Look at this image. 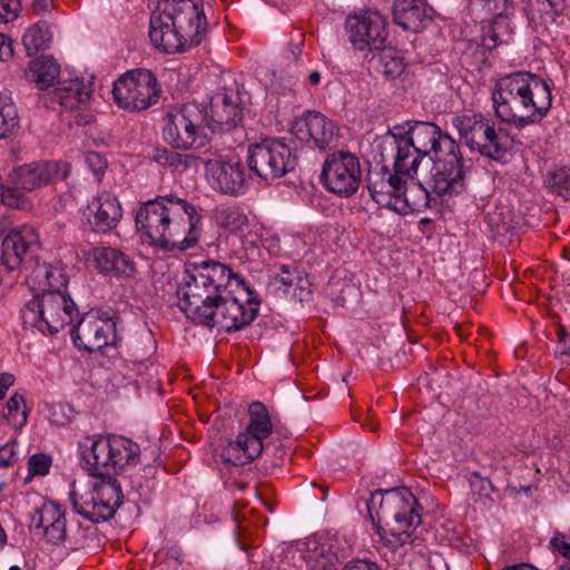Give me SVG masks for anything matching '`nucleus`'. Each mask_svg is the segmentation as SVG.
I'll list each match as a JSON object with an SVG mask.
<instances>
[{
	"label": "nucleus",
	"instance_id": "4c0bfd02",
	"mask_svg": "<svg viewBox=\"0 0 570 570\" xmlns=\"http://www.w3.org/2000/svg\"><path fill=\"white\" fill-rule=\"evenodd\" d=\"M18 125V114L9 96L0 94V138L7 137Z\"/></svg>",
	"mask_w": 570,
	"mask_h": 570
},
{
	"label": "nucleus",
	"instance_id": "39448f33",
	"mask_svg": "<svg viewBox=\"0 0 570 570\" xmlns=\"http://www.w3.org/2000/svg\"><path fill=\"white\" fill-rule=\"evenodd\" d=\"M415 497L405 488L377 490L367 502L377 533L392 548L409 544L412 529L421 523Z\"/></svg>",
	"mask_w": 570,
	"mask_h": 570
},
{
	"label": "nucleus",
	"instance_id": "3c124183",
	"mask_svg": "<svg viewBox=\"0 0 570 570\" xmlns=\"http://www.w3.org/2000/svg\"><path fill=\"white\" fill-rule=\"evenodd\" d=\"M552 548L561 553L564 558L570 559V543L564 541V537L562 534H557L551 539Z\"/></svg>",
	"mask_w": 570,
	"mask_h": 570
},
{
	"label": "nucleus",
	"instance_id": "4468645a",
	"mask_svg": "<svg viewBox=\"0 0 570 570\" xmlns=\"http://www.w3.org/2000/svg\"><path fill=\"white\" fill-rule=\"evenodd\" d=\"M248 166L258 177H283L296 166V156L281 139L269 138L248 148Z\"/></svg>",
	"mask_w": 570,
	"mask_h": 570
},
{
	"label": "nucleus",
	"instance_id": "c85d7f7f",
	"mask_svg": "<svg viewBox=\"0 0 570 570\" xmlns=\"http://www.w3.org/2000/svg\"><path fill=\"white\" fill-rule=\"evenodd\" d=\"M262 451L263 443L239 433L234 442H228L220 455L226 463L245 465L256 459Z\"/></svg>",
	"mask_w": 570,
	"mask_h": 570
},
{
	"label": "nucleus",
	"instance_id": "a878e982",
	"mask_svg": "<svg viewBox=\"0 0 570 570\" xmlns=\"http://www.w3.org/2000/svg\"><path fill=\"white\" fill-rule=\"evenodd\" d=\"M38 242L36 229L21 226L10 230L2 242V263L10 271L20 266L24 255Z\"/></svg>",
	"mask_w": 570,
	"mask_h": 570
},
{
	"label": "nucleus",
	"instance_id": "5701e85b",
	"mask_svg": "<svg viewBox=\"0 0 570 570\" xmlns=\"http://www.w3.org/2000/svg\"><path fill=\"white\" fill-rule=\"evenodd\" d=\"M294 132L299 140L313 142L321 149L336 139V127L333 121L316 111H308L296 120Z\"/></svg>",
	"mask_w": 570,
	"mask_h": 570
},
{
	"label": "nucleus",
	"instance_id": "58836bf2",
	"mask_svg": "<svg viewBox=\"0 0 570 570\" xmlns=\"http://www.w3.org/2000/svg\"><path fill=\"white\" fill-rule=\"evenodd\" d=\"M50 279V265L46 264H37L27 278L28 285L32 291L41 293H47L48 284Z\"/></svg>",
	"mask_w": 570,
	"mask_h": 570
},
{
	"label": "nucleus",
	"instance_id": "49530a36",
	"mask_svg": "<svg viewBox=\"0 0 570 570\" xmlns=\"http://www.w3.org/2000/svg\"><path fill=\"white\" fill-rule=\"evenodd\" d=\"M16 442H8L0 448V469H6L17 461Z\"/></svg>",
	"mask_w": 570,
	"mask_h": 570
},
{
	"label": "nucleus",
	"instance_id": "e433bc0d",
	"mask_svg": "<svg viewBox=\"0 0 570 570\" xmlns=\"http://www.w3.org/2000/svg\"><path fill=\"white\" fill-rule=\"evenodd\" d=\"M7 412L3 414L4 419L14 428L20 429L27 423V406L24 397L14 393L6 404Z\"/></svg>",
	"mask_w": 570,
	"mask_h": 570
},
{
	"label": "nucleus",
	"instance_id": "ea45409f",
	"mask_svg": "<svg viewBox=\"0 0 570 570\" xmlns=\"http://www.w3.org/2000/svg\"><path fill=\"white\" fill-rule=\"evenodd\" d=\"M1 203L8 207L17 209L27 210L31 208L30 200L17 185L16 187H6L2 189Z\"/></svg>",
	"mask_w": 570,
	"mask_h": 570
},
{
	"label": "nucleus",
	"instance_id": "4be33fe9",
	"mask_svg": "<svg viewBox=\"0 0 570 570\" xmlns=\"http://www.w3.org/2000/svg\"><path fill=\"white\" fill-rule=\"evenodd\" d=\"M70 171V165L63 161H39L18 167L12 180L23 191L41 188L55 179H63Z\"/></svg>",
	"mask_w": 570,
	"mask_h": 570
},
{
	"label": "nucleus",
	"instance_id": "37998d69",
	"mask_svg": "<svg viewBox=\"0 0 570 570\" xmlns=\"http://www.w3.org/2000/svg\"><path fill=\"white\" fill-rule=\"evenodd\" d=\"M301 273L296 269H291L288 266H282V273L274 279V284L277 286H284V293H288L289 288L293 287L294 283L299 278Z\"/></svg>",
	"mask_w": 570,
	"mask_h": 570
},
{
	"label": "nucleus",
	"instance_id": "473e14b6",
	"mask_svg": "<svg viewBox=\"0 0 570 570\" xmlns=\"http://www.w3.org/2000/svg\"><path fill=\"white\" fill-rule=\"evenodd\" d=\"M249 423L246 431L242 432L248 439H254L258 443L268 438L272 433V421L266 406L261 402H253L248 410Z\"/></svg>",
	"mask_w": 570,
	"mask_h": 570
},
{
	"label": "nucleus",
	"instance_id": "ddd939ff",
	"mask_svg": "<svg viewBox=\"0 0 570 570\" xmlns=\"http://www.w3.org/2000/svg\"><path fill=\"white\" fill-rule=\"evenodd\" d=\"M465 144L481 155L502 160L508 154L507 137L497 132L494 125L481 115H464L453 120Z\"/></svg>",
	"mask_w": 570,
	"mask_h": 570
},
{
	"label": "nucleus",
	"instance_id": "cd10ccee",
	"mask_svg": "<svg viewBox=\"0 0 570 570\" xmlns=\"http://www.w3.org/2000/svg\"><path fill=\"white\" fill-rule=\"evenodd\" d=\"M92 254L97 268L104 274L114 273L131 277L136 272L134 262L116 248L99 247L95 248Z\"/></svg>",
	"mask_w": 570,
	"mask_h": 570
},
{
	"label": "nucleus",
	"instance_id": "9b49d317",
	"mask_svg": "<svg viewBox=\"0 0 570 570\" xmlns=\"http://www.w3.org/2000/svg\"><path fill=\"white\" fill-rule=\"evenodd\" d=\"M167 166L174 170L183 171L187 167L193 166L190 160H199L206 168V176L212 185L224 194L238 195L246 189V178L244 167L238 160H224L220 157L205 151L203 156L183 155L178 153L165 151Z\"/></svg>",
	"mask_w": 570,
	"mask_h": 570
},
{
	"label": "nucleus",
	"instance_id": "2f4dec72",
	"mask_svg": "<svg viewBox=\"0 0 570 570\" xmlns=\"http://www.w3.org/2000/svg\"><path fill=\"white\" fill-rule=\"evenodd\" d=\"M239 120L240 110L232 98L227 94L217 95L212 104V115H209L210 134L215 129L214 124L230 128L236 126Z\"/></svg>",
	"mask_w": 570,
	"mask_h": 570
},
{
	"label": "nucleus",
	"instance_id": "f03ea898",
	"mask_svg": "<svg viewBox=\"0 0 570 570\" xmlns=\"http://www.w3.org/2000/svg\"><path fill=\"white\" fill-rule=\"evenodd\" d=\"M136 226L153 244L173 250L194 247L202 235L199 208L175 194L146 202L136 214Z\"/></svg>",
	"mask_w": 570,
	"mask_h": 570
},
{
	"label": "nucleus",
	"instance_id": "69168bd1",
	"mask_svg": "<svg viewBox=\"0 0 570 570\" xmlns=\"http://www.w3.org/2000/svg\"><path fill=\"white\" fill-rule=\"evenodd\" d=\"M9 570H21L18 566H12L9 568Z\"/></svg>",
	"mask_w": 570,
	"mask_h": 570
},
{
	"label": "nucleus",
	"instance_id": "72a5a7b5",
	"mask_svg": "<svg viewBox=\"0 0 570 570\" xmlns=\"http://www.w3.org/2000/svg\"><path fill=\"white\" fill-rule=\"evenodd\" d=\"M50 41L51 35L46 22L35 23L27 29L22 37V43L28 56L46 50Z\"/></svg>",
	"mask_w": 570,
	"mask_h": 570
},
{
	"label": "nucleus",
	"instance_id": "79ce46f5",
	"mask_svg": "<svg viewBox=\"0 0 570 570\" xmlns=\"http://www.w3.org/2000/svg\"><path fill=\"white\" fill-rule=\"evenodd\" d=\"M51 464L52 459L50 455L45 453H36L31 455L28 460L29 474L31 476L46 475L49 473Z\"/></svg>",
	"mask_w": 570,
	"mask_h": 570
},
{
	"label": "nucleus",
	"instance_id": "bb28decb",
	"mask_svg": "<svg viewBox=\"0 0 570 570\" xmlns=\"http://www.w3.org/2000/svg\"><path fill=\"white\" fill-rule=\"evenodd\" d=\"M431 16L432 8L425 0H394V21L404 30L419 31Z\"/></svg>",
	"mask_w": 570,
	"mask_h": 570
},
{
	"label": "nucleus",
	"instance_id": "7c9ffc66",
	"mask_svg": "<svg viewBox=\"0 0 570 570\" xmlns=\"http://www.w3.org/2000/svg\"><path fill=\"white\" fill-rule=\"evenodd\" d=\"M60 73L59 65L50 57H39L28 63L24 70L26 79L40 90L51 87Z\"/></svg>",
	"mask_w": 570,
	"mask_h": 570
},
{
	"label": "nucleus",
	"instance_id": "f3484780",
	"mask_svg": "<svg viewBox=\"0 0 570 570\" xmlns=\"http://www.w3.org/2000/svg\"><path fill=\"white\" fill-rule=\"evenodd\" d=\"M174 13L175 0H160L150 17V41L157 49L166 53L185 51Z\"/></svg>",
	"mask_w": 570,
	"mask_h": 570
},
{
	"label": "nucleus",
	"instance_id": "f704fd0d",
	"mask_svg": "<svg viewBox=\"0 0 570 570\" xmlns=\"http://www.w3.org/2000/svg\"><path fill=\"white\" fill-rule=\"evenodd\" d=\"M215 220L220 227L235 234L244 232L243 229L248 223L247 216L238 208L225 206L215 210Z\"/></svg>",
	"mask_w": 570,
	"mask_h": 570
},
{
	"label": "nucleus",
	"instance_id": "f257e3e1",
	"mask_svg": "<svg viewBox=\"0 0 570 570\" xmlns=\"http://www.w3.org/2000/svg\"><path fill=\"white\" fill-rule=\"evenodd\" d=\"M179 307L196 324L226 332L250 324L259 302L244 281L219 262H204L186 271L177 291Z\"/></svg>",
	"mask_w": 570,
	"mask_h": 570
},
{
	"label": "nucleus",
	"instance_id": "c756f323",
	"mask_svg": "<svg viewBox=\"0 0 570 570\" xmlns=\"http://www.w3.org/2000/svg\"><path fill=\"white\" fill-rule=\"evenodd\" d=\"M53 98L66 109H78L91 98V86L83 80L72 79L56 88Z\"/></svg>",
	"mask_w": 570,
	"mask_h": 570
},
{
	"label": "nucleus",
	"instance_id": "393cba45",
	"mask_svg": "<svg viewBox=\"0 0 570 570\" xmlns=\"http://www.w3.org/2000/svg\"><path fill=\"white\" fill-rule=\"evenodd\" d=\"M122 216L121 206L116 196L109 193L99 194L87 206V219L99 233L115 228Z\"/></svg>",
	"mask_w": 570,
	"mask_h": 570
},
{
	"label": "nucleus",
	"instance_id": "aec40b11",
	"mask_svg": "<svg viewBox=\"0 0 570 570\" xmlns=\"http://www.w3.org/2000/svg\"><path fill=\"white\" fill-rule=\"evenodd\" d=\"M174 18L185 50L203 41L208 23L204 3L200 0H175Z\"/></svg>",
	"mask_w": 570,
	"mask_h": 570
},
{
	"label": "nucleus",
	"instance_id": "f8f14e48",
	"mask_svg": "<svg viewBox=\"0 0 570 570\" xmlns=\"http://www.w3.org/2000/svg\"><path fill=\"white\" fill-rule=\"evenodd\" d=\"M112 94L120 108L140 111L158 101L160 89L151 71L136 69L128 71L115 81Z\"/></svg>",
	"mask_w": 570,
	"mask_h": 570
},
{
	"label": "nucleus",
	"instance_id": "4d7b16f0",
	"mask_svg": "<svg viewBox=\"0 0 570 570\" xmlns=\"http://www.w3.org/2000/svg\"><path fill=\"white\" fill-rule=\"evenodd\" d=\"M559 341L563 345V353L570 354V334L563 328L559 330Z\"/></svg>",
	"mask_w": 570,
	"mask_h": 570
},
{
	"label": "nucleus",
	"instance_id": "13d9d810",
	"mask_svg": "<svg viewBox=\"0 0 570 570\" xmlns=\"http://www.w3.org/2000/svg\"><path fill=\"white\" fill-rule=\"evenodd\" d=\"M51 0H33L32 9L36 13H41L48 10Z\"/></svg>",
	"mask_w": 570,
	"mask_h": 570
},
{
	"label": "nucleus",
	"instance_id": "2eb2a0df",
	"mask_svg": "<svg viewBox=\"0 0 570 570\" xmlns=\"http://www.w3.org/2000/svg\"><path fill=\"white\" fill-rule=\"evenodd\" d=\"M513 11L511 0H469V12L483 26V46L492 49L505 41L511 33L509 16Z\"/></svg>",
	"mask_w": 570,
	"mask_h": 570
},
{
	"label": "nucleus",
	"instance_id": "6e6552de",
	"mask_svg": "<svg viewBox=\"0 0 570 570\" xmlns=\"http://www.w3.org/2000/svg\"><path fill=\"white\" fill-rule=\"evenodd\" d=\"M78 311L65 292L49 291L36 294L21 311L24 327H35L42 333H57L72 323Z\"/></svg>",
	"mask_w": 570,
	"mask_h": 570
},
{
	"label": "nucleus",
	"instance_id": "c03bdc74",
	"mask_svg": "<svg viewBox=\"0 0 570 570\" xmlns=\"http://www.w3.org/2000/svg\"><path fill=\"white\" fill-rule=\"evenodd\" d=\"M311 286L312 283L308 281L307 277L299 276V278L294 283L293 285V292L292 295L295 299L298 302H304L308 298L311 294Z\"/></svg>",
	"mask_w": 570,
	"mask_h": 570
},
{
	"label": "nucleus",
	"instance_id": "bf43d9fd",
	"mask_svg": "<svg viewBox=\"0 0 570 570\" xmlns=\"http://www.w3.org/2000/svg\"><path fill=\"white\" fill-rule=\"evenodd\" d=\"M167 557H169V558L176 560L177 562L181 563L183 562L184 553H183V550L179 547H171L167 551Z\"/></svg>",
	"mask_w": 570,
	"mask_h": 570
},
{
	"label": "nucleus",
	"instance_id": "0e129e2a",
	"mask_svg": "<svg viewBox=\"0 0 570 570\" xmlns=\"http://www.w3.org/2000/svg\"><path fill=\"white\" fill-rule=\"evenodd\" d=\"M559 570H570V564H562Z\"/></svg>",
	"mask_w": 570,
	"mask_h": 570
},
{
	"label": "nucleus",
	"instance_id": "09e8293b",
	"mask_svg": "<svg viewBox=\"0 0 570 570\" xmlns=\"http://www.w3.org/2000/svg\"><path fill=\"white\" fill-rule=\"evenodd\" d=\"M49 420L52 424L65 425L68 422V417L65 414L62 405H52L49 407Z\"/></svg>",
	"mask_w": 570,
	"mask_h": 570
},
{
	"label": "nucleus",
	"instance_id": "5fc2aeb1",
	"mask_svg": "<svg viewBox=\"0 0 570 570\" xmlns=\"http://www.w3.org/2000/svg\"><path fill=\"white\" fill-rule=\"evenodd\" d=\"M542 9L548 11V9L558 14L563 10V0H542L541 1Z\"/></svg>",
	"mask_w": 570,
	"mask_h": 570
},
{
	"label": "nucleus",
	"instance_id": "603ef678",
	"mask_svg": "<svg viewBox=\"0 0 570 570\" xmlns=\"http://www.w3.org/2000/svg\"><path fill=\"white\" fill-rule=\"evenodd\" d=\"M342 570H381V568L375 562L358 560L346 564Z\"/></svg>",
	"mask_w": 570,
	"mask_h": 570
},
{
	"label": "nucleus",
	"instance_id": "a19ab883",
	"mask_svg": "<svg viewBox=\"0 0 570 570\" xmlns=\"http://www.w3.org/2000/svg\"><path fill=\"white\" fill-rule=\"evenodd\" d=\"M383 73L389 78H396L405 70L403 58L394 55L392 51L383 52L381 56Z\"/></svg>",
	"mask_w": 570,
	"mask_h": 570
},
{
	"label": "nucleus",
	"instance_id": "864d4df0",
	"mask_svg": "<svg viewBox=\"0 0 570 570\" xmlns=\"http://www.w3.org/2000/svg\"><path fill=\"white\" fill-rule=\"evenodd\" d=\"M14 376L9 373L0 374V401L4 397L8 389L13 385Z\"/></svg>",
	"mask_w": 570,
	"mask_h": 570
},
{
	"label": "nucleus",
	"instance_id": "dca6fc26",
	"mask_svg": "<svg viewBox=\"0 0 570 570\" xmlns=\"http://www.w3.org/2000/svg\"><path fill=\"white\" fill-rule=\"evenodd\" d=\"M361 165L356 156L347 151L330 155L322 169V180L333 194L351 196L356 193L361 183Z\"/></svg>",
	"mask_w": 570,
	"mask_h": 570
},
{
	"label": "nucleus",
	"instance_id": "7ed1b4c3",
	"mask_svg": "<svg viewBox=\"0 0 570 570\" xmlns=\"http://www.w3.org/2000/svg\"><path fill=\"white\" fill-rule=\"evenodd\" d=\"M456 141L441 129L426 121L406 120L396 124L375 140L380 160H393V170L416 175L422 158H436L456 148Z\"/></svg>",
	"mask_w": 570,
	"mask_h": 570
},
{
	"label": "nucleus",
	"instance_id": "0eeeda50",
	"mask_svg": "<svg viewBox=\"0 0 570 570\" xmlns=\"http://www.w3.org/2000/svg\"><path fill=\"white\" fill-rule=\"evenodd\" d=\"M122 498L120 484L112 478L71 484L70 500L73 509L96 523L110 519L121 505Z\"/></svg>",
	"mask_w": 570,
	"mask_h": 570
},
{
	"label": "nucleus",
	"instance_id": "423d86ee",
	"mask_svg": "<svg viewBox=\"0 0 570 570\" xmlns=\"http://www.w3.org/2000/svg\"><path fill=\"white\" fill-rule=\"evenodd\" d=\"M164 139L177 149H198L207 145L210 121L206 107L187 102L173 108L166 117Z\"/></svg>",
	"mask_w": 570,
	"mask_h": 570
},
{
	"label": "nucleus",
	"instance_id": "a211bd4d",
	"mask_svg": "<svg viewBox=\"0 0 570 570\" xmlns=\"http://www.w3.org/2000/svg\"><path fill=\"white\" fill-rule=\"evenodd\" d=\"M431 188L439 196L459 195L465 189L464 171L460 148L434 158Z\"/></svg>",
	"mask_w": 570,
	"mask_h": 570
},
{
	"label": "nucleus",
	"instance_id": "a18cd8bd",
	"mask_svg": "<svg viewBox=\"0 0 570 570\" xmlns=\"http://www.w3.org/2000/svg\"><path fill=\"white\" fill-rule=\"evenodd\" d=\"M67 286V278L63 272L50 265V279L48 284V291H60L65 289Z\"/></svg>",
	"mask_w": 570,
	"mask_h": 570
},
{
	"label": "nucleus",
	"instance_id": "c9c22d12",
	"mask_svg": "<svg viewBox=\"0 0 570 570\" xmlns=\"http://www.w3.org/2000/svg\"><path fill=\"white\" fill-rule=\"evenodd\" d=\"M547 187L563 197L564 199L570 198V168L560 167L550 170L546 176Z\"/></svg>",
	"mask_w": 570,
	"mask_h": 570
},
{
	"label": "nucleus",
	"instance_id": "052dcab7",
	"mask_svg": "<svg viewBox=\"0 0 570 570\" xmlns=\"http://www.w3.org/2000/svg\"><path fill=\"white\" fill-rule=\"evenodd\" d=\"M149 344H150V347L148 350V353H147L146 357H144V356L140 357V355L136 351L132 353V357H134L132 362L134 363H138L139 365H144V361H147L148 357L154 353V345H153L151 340H149Z\"/></svg>",
	"mask_w": 570,
	"mask_h": 570
},
{
	"label": "nucleus",
	"instance_id": "20e7f679",
	"mask_svg": "<svg viewBox=\"0 0 570 570\" xmlns=\"http://www.w3.org/2000/svg\"><path fill=\"white\" fill-rule=\"evenodd\" d=\"M548 83L528 72L500 78L492 90L495 115L520 127L538 121L551 107Z\"/></svg>",
	"mask_w": 570,
	"mask_h": 570
},
{
	"label": "nucleus",
	"instance_id": "b1692460",
	"mask_svg": "<svg viewBox=\"0 0 570 570\" xmlns=\"http://www.w3.org/2000/svg\"><path fill=\"white\" fill-rule=\"evenodd\" d=\"M30 527L50 543H59L66 538V518L61 505L43 502L31 517Z\"/></svg>",
	"mask_w": 570,
	"mask_h": 570
},
{
	"label": "nucleus",
	"instance_id": "1a4fd4ad",
	"mask_svg": "<svg viewBox=\"0 0 570 570\" xmlns=\"http://www.w3.org/2000/svg\"><path fill=\"white\" fill-rule=\"evenodd\" d=\"M415 175L385 171L380 181H370L368 189L373 199L382 207L391 208L400 214L421 212L430 204L429 191L420 183L407 187V179Z\"/></svg>",
	"mask_w": 570,
	"mask_h": 570
},
{
	"label": "nucleus",
	"instance_id": "de8ad7c7",
	"mask_svg": "<svg viewBox=\"0 0 570 570\" xmlns=\"http://www.w3.org/2000/svg\"><path fill=\"white\" fill-rule=\"evenodd\" d=\"M86 164L97 176L101 175L107 167L105 158L95 151H89L86 154Z\"/></svg>",
	"mask_w": 570,
	"mask_h": 570
},
{
	"label": "nucleus",
	"instance_id": "e2e57ef3",
	"mask_svg": "<svg viewBox=\"0 0 570 570\" xmlns=\"http://www.w3.org/2000/svg\"><path fill=\"white\" fill-rule=\"evenodd\" d=\"M308 79H309V82H311L312 85H318V83H320V80H321V75H320V72H318V71H313V72L309 75Z\"/></svg>",
	"mask_w": 570,
	"mask_h": 570
},
{
	"label": "nucleus",
	"instance_id": "412c9836",
	"mask_svg": "<svg viewBox=\"0 0 570 570\" xmlns=\"http://www.w3.org/2000/svg\"><path fill=\"white\" fill-rule=\"evenodd\" d=\"M73 343L88 352L100 351L116 338L115 323L97 313H88L72 331Z\"/></svg>",
	"mask_w": 570,
	"mask_h": 570
},
{
	"label": "nucleus",
	"instance_id": "338daca9",
	"mask_svg": "<svg viewBox=\"0 0 570 570\" xmlns=\"http://www.w3.org/2000/svg\"><path fill=\"white\" fill-rule=\"evenodd\" d=\"M4 9H6L7 11H10V6H6V7H4Z\"/></svg>",
	"mask_w": 570,
	"mask_h": 570
},
{
	"label": "nucleus",
	"instance_id": "9d476101",
	"mask_svg": "<svg viewBox=\"0 0 570 570\" xmlns=\"http://www.w3.org/2000/svg\"><path fill=\"white\" fill-rule=\"evenodd\" d=\"M89 449L83 452L86 469L97 478H111L125 466L136 464L139 445L124 436L88 439Z\"/></svg>",
	"mask_w": 570,
	"mask_h": 570
},
{
	"label": "nucleus",
	"instance_id": "680f3d73",
	"mask_svg": "<svg viewBox=\"0 0 570 570\" xmlns=\"http://www.w3.org/2000/svg\"><path fill=\"white\" fill-rule=\"evenodd\" d=\"M503 570H537V568L528 563H521L513 567H507Z\"/></svg>",
	"mask_w": 570,
	"mask_h": 570
},
{
	"label": "nucleus",
	"instance_id": "6ab92c4d",
	"mask_svg": "<svg viewBox=\"0 0 570 570\" xmlns=\"http://www.w3.org/2000/svg\"><path fill=\"white\" fill-rule=\"evenodd\" d=\"M350 41L357 50L380 49L387 36L385 19L377 11L365 10L347 18Z\"/></svg>",
	"mask_w": 570,
	"mask_h": 570
},
{
	"label": "nucleus",
	"instance_id": "6e6d98bb",
	"mask_svg": "<svg viewBox=\"0 0 570 570\" xmlns=\"http://www.w3.org/2000/svg\"><path fill=\"white\" fill-rule=\"evenodd\" d=\"M306 547H307L308 551L312 553L309 556V558L313 560H316L318 557L325 556V552H326L325 549L321 548L318 551V542L315 539H309L306 542Z\"/></svg>",
	"mask_w": 570,
	"mask_h": 570
},
{
	"label": "nucleus",
	"instance_id": "8fccbe9b",
	"mask_svg": "<svg viewBox=\"0 0 570 570\" xmlns=\"http://www.w3.org/2000/svg\"><path fill=\"white\" fill-rule=\"evenodd\" d=\"M13 56L11 39L0 33V60L7 61Z\"/></svg>",
	"mask_w": 570,
	"mask_h": 570
}]
</instances>
